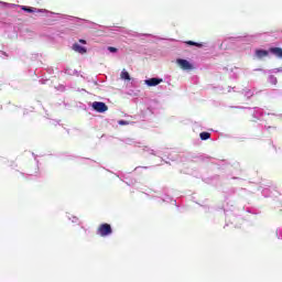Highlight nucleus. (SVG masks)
<instances>
[{"label": "nucleus", "instance_id": "obj_1", "mask_svg": "<svg viewBox=\"0 0 282 282\" xmlns=\"http://www.w3.org/2000/svg\"><path fill=\"white\" fill-rule=\"evenodd\" d=\"M112 232L113 229H111V225L107 223L99 225L97 228V235H99V237H109Z\"/></svg>", "mask_w": 282, "mask_h": 282}, {"label": "nucleus", "instance_id": "obj_2", "mask_svg": "<svg viewBox=\"0 0 282 282\" xmlns=\"http://www.w3.org/2000/svg\"><path fill=\"white\" fill-rule=\"evenodd\" d=\"M93 109H95V111H98V113H105V111H107L109 107H107V104L102 101H94Z\"/></svg>", "mask_w": 282, "mask_h": 282}, {"label": "nucleus", "instance_id": "obj_3", "mask_svg": "<svg viewBox=\"0 0 282 282\" xmlns=\"http://www.w3.org/2000/svg\"><path fill=\"white\" fill-rule=\"evenodd\" d=\"M176 63H177V65L181 67V69H184V70H191V69H193V64H191L189 61H186V59H177Z\"/></svg>", "mask_w": 282, "mask_h": 282}, {"label": "nucleus", "instance_id": "obj_4", "mask_svg": "<svg viewBox=\"0 0 282 282\" xmlns=\"http://www.w3.org/2000/svg\"><path fill=\"white\" fill-rule=\"evenodd\" d=\"M160 83H163L162 78H150V79H145V85H148V87H158V85H160Z\"/></svg>", "mask_w": 282, "mask_h": 282}, {"label": "nucleus", "instance_id": "obj_5", "mask_svg": "<svg viewBox=\"0 0 282 282\" xmlns=\"http://www.w3.org/2000/svg\"><path fill=\"white\" fill-rule=\"evenodd\" d=\"M74 52H77L78 54H87V48L85 46H80V44L75 43L73 45Z\"/></svg>", "mask_w": 282, "mask_h": 282}, {"label": "nucleus", "instance_id": "obj_6", "mask_svg": "<svg viewBox=\"0 0 282 282\" xmlns=\"http://www.w3.org/2000/svg\"><path fill=\"white\" fill-rule=\"evenodd\" d=\"M271 54L278 56V58H282V48L281 47H272L270 48Z\"/></svg>", "mask_w": 282, "mask_h": 282}, {"label": "nucleus", "instance_id": "obj_7", "mask_svg": "<svg viewBox=\"0 0 282 282\" xmlns=\"http://www.w3.org/2000/svg\"><path fill=\"white\" fill-rule=\"evenodd\" d=\"M256 56H258V58H263V57L268 56V51L258 50V51H256Z\"/></svg>", "mask_w": 282, "mask_h": 282}, {"label": "nucleus", "instance_id": "obj_8", "mask_svg": "<svg viewBox=\"0 0 282 282\" xmlns=\"http://www.w3.org/2000/svg\"><path fill=\"white\" fill-rule=\"evenodd\" d=\"M121 78H122V80H131V75H129V72L123 69L121 72Z\"/></svg>", "mask_w": 282, "mask_h": 282}, {"label": "nucleus", "instance_id": "obj_9", "mask_svg": "<svg viewBox=\"0 0 282 282\" xmlns=\"http://www.w3.org/2000/svg\"><path fill=\"white\" fill-rule=\"evenodd\" d=\"M21 10H23L24 12H29V13L36 12L35 8L26 7V6H22Z\"/></svg>", "mask_w": 282, "mask_h": 282}, {"label": "nucleus", "instance_id": "obj_10", "mask_svg": "<svg viewBox=\"0 0 282 282\" xmlns=\"http://www.w3.org/2000/svg\"><path fill=\"white\" fill-rule=\"evenodd\" d=\"M199 138H200V140H209L210 133L209 132H200Z\"/></svg>", "mask_w": 282, "mask_h": 282}, {"label": "nucleus", "instance_id": "obj_11", "mask_svg": "<svg viewBox=\"0 0 282 282\" xmlns=\"http://www.w3.org/2000/svg\"><path fill=\"white\" fill-rule=\"evenodd\" d=\"M186 45H194L195 47H202V44H199L197 42H193V41H187Z\"/></svg>", "mask_w": 282, "mask_h": 282}, {"label": "nucleus", "instance_id": "obj_12", "mask_svg": "<svg viewBox=\"0 0 282 282\" xmlns=\"http://www.w3.org/2000/svg\"><path fill=\"white\" fill-rule=\"evenodd\" d=\"M108 51L111 52L112 54H116V52H118V48L113 46H108Z\"/></svg>", "mask_w": 282, "mask_h": 282}, {"label": "nucleus", "instance_id": "obj_13", "mask_svg": "<svg viewBox=\"0 0 282 282\" xmlns=\"http://www.w3.org/2000/svg\"><path fill=\"white\" fill-rule=\"evenodd\" d=\"M119 124H121V126L129 124V121L120 120Z\"/></svg>", "mask_w": 282, "mask_h": 282}, {"label": "nucleus", "instance_id": "obj_14", "mask_svg": "<svg viewBox=\"0 0 282 282\" xmlns=\"http://www.w3.org/2000/svg\"><path fill=\"white\" fill-rule=\"evenodd\" d=\"M79 43H82L83 45H87V41L85 40H79Z\"/></svg>", "mask_w": 282, "mask_h": 282}]
</instances>
